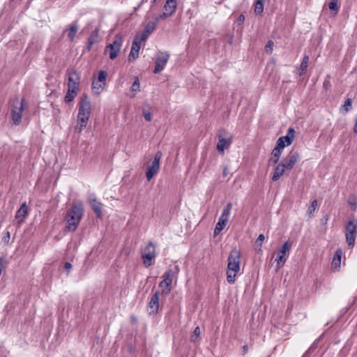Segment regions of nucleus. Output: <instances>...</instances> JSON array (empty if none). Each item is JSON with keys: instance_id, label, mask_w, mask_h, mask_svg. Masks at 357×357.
Returning <instances> with one entry per match:
<instances>
[{"instance_id": "nucleus-7", "label": "nucleus", "mask_w": 357, "mask_h": 357, "mask_svg": "<svg viewBox=\"0 0 357 357\" xmlns=\"http://www.w3.org/2000/svg\"><path fill=\"white\" fill-rule=\"evenodd\" d=\"M155 247L153 242L150 241L142 250V258L145 267L152 265V261L155 258Z\"/></svg>"}, {"instance_id": "nucleus-27", "label": "nucleus", "mask_w": 357, "mask_h": 357, "mask_svg": "<svg viewBox=\"0 0 357 357\" xmlns=\"http://www.w3.org/2000/svg\"><path fill=\"white\" fill-rule=\"evenodd\" d=\"M341 256H342V251L340 249H338L333 258L332 261V266L335 268H339L341 264Z\"/></svg>"}, {"instance_id": "nucleus-43", "label": "nucleus", "mask_w": 357, "mask_h": 357, "mask_svg": "<svg viewBox=\"0 0 357 357\" xmlns=\"http://www.w3.org/2000/svg\"><path fill=\"white\" fill-rule=\"evenodd\" d=\"M143 116H144L145 120L147 121H151L152 119V114L149 112H146L143 111Z\"/></svg>"}, {"instance_id": "nucleus-15", "label": "nucleus", "mask_w": 357, "mask_h": 357, "mask_svg": "<svg viewBox=\"0 0 357 357\" xmlns=\"http://www.w3.org/2000/svg\"><path fill=\"white\" fill-rule=\"evenodd\" d=\"M299 153L297 151H291L287 158L282 162L287 170H291L299 160Z\"/></svg>"}, {"instance_id": "nucleus-41", "label": "nucleus", "mask_w": 357, "mask_h": 357, "mask_svg": "<svg viewBox=\"0 0 357 357\" xmlns=\"http://www.w3.org/2000/svg\"><path fill=\"white\" fill-rule=\"evenodd\" d=\"M10 231H7L5 233L4 236L2 237V241L5 244H8L10 242Z\"/></svg>"}, {"instance_id": "nucleus-37", "label": "nucleus", "mask_w": 357, "mask_h": 357, "mask_svg": "<svg viewBox=\"0 0 357 357\" xmlns=\"http://www.w3.org/2000/svg\"><path fill=\"white\" fill-rule=\"evenodd\" d=\"M200 335V328L199 326L196 327L193 331V334L191 337V340L195 342L196 339Z\"/></svg>"}, {"instance_id": "nucleus-14", "label": "nucleus", "mask_w": 357, "mask_h": 357, "mask_svg": "<svg viewBox=\"0 0 357 357\" xmlns=\"http://www.w3.org/2000/svg\"><path fill=\"white\" fill-rule=\"evenodd\" d=\"M159 291H155L151 297L149 302L147 311L149 315L155 316L159 309Z\"/></svg>"}, {"instance_id": "nucleus-36", "label": "nucleus", "mask_w": 357, "mask_h": 357, "mask_svg": "<svg viewBox=\"0 0 357 357\" xmlns=\"http://www.w3.org/2000/svg\"><path fill=\"white\" fill-rule=\"evenodd\" d=\"M139 88H140L139 80V79L137 78L134 81V82L132 83V84L131 86V90H132V91L137 92V91H139Z\"/></svg>"}, {"instance_id": "nucleus-30", "label": "nucleus", "mask_w": 357, "mask_h": 357, "mask_svg": "<svg viewBox=\"0 0 357 357\" xmlns=\"http://www.w3.org/2000/svg\"><path fill=\"white\" fill-rule=\"evenodd\" d=\"M149 34L147 33H146L144 31H142L141 33H138L135 36V40L138 41L139 43H142L143 42H145L149 37Z\"/></svg>"}, {"instance_id": "nucleus-38", "label": "nucleus", "mask_w": 357, "mask_h": 357, "mask_svg": "<svg viewBox=\"0 0 357 357\" xmlns=\"http://www.w3.org/2000/svg\"><path fill=\"white\" fill-rule=\"evenodd\" d=\"M273 45L274 43L272 40H268L265 46V51L268 54H271L273 52Z\"/></svg>"}, {"instance_id": "nucleus-49", "label": "nucleus", "mask_w": 357, "mask_h": 357, "mask_svg": "<svg viewBox=\"0 0 357 357\" xmlns=\"http://www.w3.org/2000/svg\"><path fill=\"white\" fill-rule=\"evenodd\" d=\"M349 204L351 205V209L353 211H355L356 209V202L352 203V202H350Z\"/></svg>"}, {"instance_id": "nucleus-10", "label": "nucleus", "mask_w": 357, "mask_h": 357, "mask_svg": "<svg viewBox=\"0 0 357 357\" xmlns=\"http://www.w3.org/2000/svg\"><path fill=\"white\" fill-rule=\"evenodd\" d=\"M218 137V143L216 148L220 153H224L225 150L228 149L232 142V135L225 130L222 129L219 131Z\"/></svg>"}, {"instance_id": "nucleus-33", "label": "nucleus", "mask_w": 357, "mask_h": 357, "mask_svg": "<svg viewBox=\"0 0 357 357\" xmlns=\"http://www.w3.org/2000/svg\"><path fill=\"white\" fill-rule=\"evenodd\" d=\"M317 206V201L313 200L310 206V207L307 209V213L309 216H312L314 214V212Z\"/></svg>"}, {"instance_id": "nucleus-50", "label": "nucleus", "mask_w": 357, "mask_h": 357, "mask_svg": "<svg viewBox=\"0 0 357 357\" xmlns=\"http://www.w3.org/2000/svg\"><path fill=\"white\" fill-rule=\"evenodd\" d=\"M245 20V17L243 15H241L239 17H238V22H243Z\"/></svg>"}, {"instance_id": "nucleus-40", "label": "nucleus", "mask_w": 357, "mask_h": 357, "mask_svg": "<svg viewBox=\"0 0 357 357\" xmlns=\"http://www.w3.org/2000/svg\"><path fill=\"white\" fill-rule=\"evenodd\" d=\"M351 103H352V100L350 98H347L344 101V105H343L342 107L344 108L346 112H348L351 109Z\"/></svg>"}, {"instance_id": "nucleus-6", "label": "nucleus", "mask_w": 357, "mask_h": 357, "mask_svg": "<svg viewBox=\"0 0 357 357\" xmlns=\"http://www.w3.org/2000/svg\"><path fill=\"white\" fill-rule=\"evenodd\" d=\"M231 208L232 204L231 202L227 203V205L224 207L222 214L219 218L218 222L215 225V227L214 229L215 235L220 234V232L225 227L228 222Z\"/></svg>"}, {"instance_id": "nucleus-45", "label": "nucleus", "mask_w": 357, "mask_h": 357, "mask_svg": "<svg viewBox=\"0 0 357 357\" xmlns=\"http://www.w3.org/2000/svg\"><path fill=\"white\" fill-rule=\"evenodd\" d=\"M319 341V339H317L310 346V347L307 350V352H312L316 348H317V342Z\"/></svg>"}, {"instance_id": "nucleus-12", "label": "nucleus", "mask_w": 357, "mask_h": 357, "mask_svg": "<svg viewBox=\"0 0 357 357\" xmlns=\"http://www.w3.org/2000/svg\"><path fill=\"white\" fill-rule=\"evenodd\" d=\"M292 246V243L287 241L278 250L275 261L278 267L280 268L285 263L288 257V253Z\"/></svg>"}, {"instance_id": "nucleus-54", "label": "nucleus", "mask_w": 357, "mask_h": 357, "mask_svg": "<svg viewBox=\"0 0 357 357\" xmlns=\"http://www.w3.org/2000/svg\"><path fill=\"white\" fill-rule=\"evenodd\" d=\"M147 1H148V0H142V2H141V4H142V3H145V2H147Z\"/></svg>"}, {"instance_id": "nucleus-28", "label": "nucleus", "mask_w": 357, "mask_h": 357, "mask_svg": "<svg viewBox=\"0 0 357 357\" xmlns=\"http://www.w3.org/2000/svg\"><path fill=\"white\" fill-rule=\"evenodd\" d=\"M308 62H309V56L305 55L303 56L301 63L300 65V68H299V75H303L304 74H305V73L307 71V66H308Z\"/></svg>"}, {"instance_id": "nucleus-24", "label": "nucleus", "mask_w": 357, "mask_h": 357, "mask_svg": "<svg viewBox=\"0 0 357 357\" xmlns=\"http://www.w3.org/2000/svg\"><path fill=\"white\" fill-rule=\"evenodd\" d=\"M27 215V205L26 203H23L20 208L17 210L15 214V218L17 219L21 218L20 222H22L23 220L25 218Z\"/></svg>"}, {"instance_id": "nucleus-47", "label": "nucleus", "mask_w": 357, "mask_h": 357, "mask_svg": "<svg viewBox=\"0 0 357 357\" xmlns=\"http://www.w3.org/2000/svg\"><path fill=\"white\" fill-rule=\"evenodd\" d=\"M93 44V40H92L91 37H90V38H89L88 44H87V46H86V50H87L88 51H90V50H91V47H92Z\"/></svg>"}, {"instance_id": "nucleus-21", "label": "nucleus", "mask_w": 357, "mask_h": 357, "mask_svg": "<svg viewBox=\"0 0 357 357\" xmlns=\"http://www.w3.org/2000/svg\"><path fill=\"white\" fill-rule=\"evenodd\" d=\"M281 154L282 151H280V149L274 148L271 152V158L268 160V165H275L278 164Z\"/></svg>"}, {"instance_id": "nucleus-31", "label": "nucleus", "mask_w": 357, "mask_h": 357, "mask_svg": "<svg viewBox=\"0 0 357 357\" xmlns=\"http://www.w3.org/2000/svg\"><path fill=\"white\" fill-rule=\"evenodd\" d=\"M149 34L147 33H146L144 31H142L141 33H138L135 36V40L138 41L139 43H142L143 42H145L149 37Z\"/></svg>"}, {"instance_id": "nucleus-39", "label": "nucleus", "mask_w": 357, "mask_h": 357, "mask_svg": "<svg viewBox=\"0 0 357 357\" xmlns=\"http://www.w3.org/2000/svg\"><path fill=\"white\" fill-rule=\"evenodd\" d=\"M172 15H173V13H172L170 11L163 10L162 13L159 17H157L156 18H159V20H165V19L172 16Z\"/></svg>"}, {"instance_id": "nucleus-46", "label": "nucleus", "mask_w": 357, "mask_h": 357, "mask_svg": "<svg viewBox=\"0 0 357 357\" xmlns=\"http://www.w3.org/2000/svg\"><path fill=\"white\" fill-rule=\"evenodd\" d=\"M106 51L109 54V59H112V43H108L106 46Z\"/></svg>"}, {"instance_id": "nucleus-26", "label": "nucleus", "mask_w": 357, "mask_h": 357, "mask_svg": "<svg viewBox=\"0 0 357 357\" xmlns=\"http://www.w3.org/2000/svg\"><path fill=\"white\" fill-rule=\"evenodd\" d=\"M177 6V0H167L164 6L163 10L170 11L172 13H174Z\"/></svg>"}, {"instance_id": "nucleus-9", "label": "nucleus", "mask_w": 357, "mask_h": 357, "mask_svg": "<svg viewBox=\"0 0 357 357\" xmlns=\"http://www.w3.org/2000/svg\"><path fill=\"white\" fill-rule=\"evenodd\" d=\"M107 73L105 70H100L98 77L94 78L92 82L91 89L94 94H100L106 85V78Z\"/></svg>"}, {"instance_id": "nucleus-20", "label": "nucleus", "mask_w": 357, "mask_h": 357, "mask_svg": "<svg viewBox=\"0 0 357 357\" xmlns=\"http://www.w3.org/2000/svg\"><path fill=\"white\" fill-rule=\"evenodd\" d=\"M89 203L91 204V206L93 209V211L96 213L97 216L98 218H101L102 213V204L98 202L95 198H93V197H90L89 198Z\"/></svg>"}, {"instance_id": "nucleus-42", "label": "nucleus", "mask_w": 357, "mask_h": 357, "mask_svg": "<svg viewBox=\"0 0 357 357\" xmlns=\"http://www.w3.org/2000/svg\"><path fill=\"white\" fill-rule=\"evenodd\" d=\"M72 268H73V266L70 262L67 261V262L64 263L63 268L66 271L67 274H68L70 272Z\"/></svg>"}, {"instance_id": "nucleus-44", "label": "nucleus", "mask_w": 357, "mask_h": 357, "mask_svg": "<svg viewBox=\"0 0 357 357\" xmlns=\"http://www.w3.org/2000/svg\"><path fill=\"white\" fill-rule=\"evenodd\" d=\"M264 234H259L258 238H257L256 243H257L259 245H261L263 241H264Z\"/></svg>"}, {"instance_id": "nucleus-5", "label": "nucleus", "mask_w": 357, "mask_h": 357, "mask_svg": "<svg viewBox=\"0 0 357 357\" xmlns=\"http://www.w3.org/2000/svg\"><path fill=\"white\" fill-rule=\"evenodd\" d=\"M162 155V154L160 151H157L154 155L153 160L148 165L146 172V177L148 181H150L159 172Z\"/></svg>"}, {"instance_id": "nucleus-17", "label": "nucleus", "mask_w": 357, "mask_h": 357, "mask_svg": "<svg viewBox=\"0 0 357 357\" xmlns=\"http://www.w3.org/2000/svg\"><path fill=\"white\" fill-rule=\"evenodd\" d=\"M285 169L286 167L282 162L277 164L274 169L271 180L273 181H278L280 178V177L284 174Z\"/></svg>"}, {"instance_id": "nucleus-2", "label": "nucleus", "mask_w": 357, "mask_h": 357, "mask_svg": "<svg viewBox=\"0 0 357 357\" xmlns=\"http://www.w3.org/2000/svg\"><path fill=\"white\" fill-rule=\"evenodd\" d=\"M84 213V208L81 203L73 204L65 218L64 231L73 232L76 230Z\"/></svg>"}, {"instance_id": "nucleus-52", "label": "nucleus", "mask_w": 357, "mask_h": 357, "mask_svg": "<svg viewBox=\"0 0 357 357\" xmlns=\"http://www.w3.org/2000/svg\"><path fill=\"white\" fill-rule=\"evenodd\" d=\"M310 352H307V351L303 354V357H308V355Z\"/></svg>"}, {"instance_id": "nucleus-34", "label": "nucleus", "mask_w": 357, "mask_h": 357, "mask_svg": "<svg viewBox=\"0 0 357 357\" xmlns=\"http://www.w3.org/2000/svg\"><path fill=\"white\" fill-rule=\"evenodd\" d=\"M338 1L339 0H332L329 3L328 8L331 10L337 12V10H339V6L337 5Z\"/></svg>"}, {"instance_id": "nucleus-53", "label": "nucleus", "mask_w": 357, "mask_h": 357, "mask_svg": "<svg viewBox=\"0 0 357 357\" xmlns=\"http://www.w3.org/2000/svg\"><path fill=\"white\" fill-rule=\"evenodd\" d=\"M174 268H175V271L176 273H178L179 271V268H178V266H175Z\"/></svg>"}, {"instance_id": "nucleus-22", "label": "nucleus", "mask_w": 357, "mask_h": 357, "mask_svg": "<svg viewBox=\"0 0 357 357\" xmlns=\"http://www.w3.org/2000/svg\"><path fill=\"white\" fill-rule=\"evenodd\" d=\"M78 25L76 22L70 24L68 27L66 29L65 32L68 33V37L70 41H73L75 38L76 33L78 31Z\"/></svg>"}, {"instance_id": "nucleus-48", "label": "nucleus", "mask_w": 357, "mask_h": 357, "mask_svg": "<svg viewBox=\"0 0 357 357\" xmlns=\"http://www.w3.org/2000/svg\"><path fill=\"white\" fill-rule=\"evenodd\" d=\"M353 130H354V132L355 133H357V114H356V119H355V125H354V126Z\"/></svg>"}, {"instance_id": "nucleus-25", "label": "nucleus", "mask_w": 357, "mask_h": 357, "mask_svg": "<svg viewBox=\"0 0 357 357\" xmlns=\"http://www.w3.org/2000/svg\"><path fill=\"white\" fill-rule=\"evenodd\" d=\"M159 22V18H155V21H150L144 26L143 31L146 33L151 35L156 28L157 24Z\"/></svg>"}, {"instance_id": "nucleus-18", "label": "nucleus", "mask_w": 357, "mask_h": 357, "mask_svg": "<svg viewBox=\"0 0 357 357\" xmlns=\"http://www.w3.org/2000/svg\"><path fill=\"white\" fill-rule=\"evenodd\" d=\"M142 43L133 40L131 50L129 54V60H135L139 56V52L141 48Z\"/></svg>"}, {"instance_id": "nucleus-4", "label": "nucleus", "mask_w": 357, "mask_h": 357, "mask_svg": "<svg viewBox=\"0 0 357 357\" xmlns=\"http://www.w3.org/2000/svg\"><path fill=\"white\" fill-rule=\"evenodd\" d=\"M24 100L16 98L10 104V114L13 123L15 126H19L22 121L23 112L24 110Z\"/></svg>"}, {"instance_id": "nucleus-35", "label": "nucleus", "mask_w": 357, "mask_h": 357, "mask_svg": "<svg viewBox=\"0 0 357 357\" xmlns=\"http://www.w3.org/2000/svg\"><path fill=\"white\" fill-rule=\"evenodd\" d=\"M286 146H288V145H287V144H286L284 143V141H282V139H281V137H280V138L277 140L276 146H275V149H280V151L282 152L283 149H284Z\"/></svg>"}, {"instance_id": "nucleus-1", "label": "nucleus", "mask_w": 357, "mask_h": 357, "mask_svg": "<svg viewBox=\"0 0 357 357\" xmlns=\"http://www.w3.org/2000/svg\"><path fill=\"white\" fill-rule=\"evenodd\" d=\"M91 112V104L86 95H82L78 103L77 125L75 130L81 132L87 126Z\"/></svg>"}, {"instance_id": "nucleus-19", "label": "nucleus", "mask_w": 357, "mask_h": 357, "mask_svg": "<svg viewBox=\"0 0 357 357\" xmlns=\"http://www.w3.org/2000/svg\"><path fill=\"white\" fill-rule=\"evenodd\" d=\"M78 88L73 86H68V91L65 96L64 100L66 103L71 102L76 97L77 94Z\"/></svg>"}, {"instance_id": "nucleus-8", "label": "nucleus", "mask_w": 357, "mask_h": 357, "mask_svg": "<svg viewBox=\"0 0 357 357\" xmlns=\"http://www.w3.org/2000/svg\"><path fill=\"white\" fill-rule=\"evenodd\" d=\"M174 273L172 269L167 270L162 275V280L159 284L161 289L160 294L163 296L168 295L172 290V284Z\"/></svg>"}, {"instance_id": "nucleus-13", "label": "nucleus", "mask_w": 357, "mask_h": 357, "mask_svg": "<svg viewBox=\"0 0 357 357\" xmlns=\"http://www.w3.org/2000/svg\"><path fill=\"white\" fill-rule=\"evenodd\" d=\"M169 59V54L167 52H161L155 60V66L153 70V73L158 74L160 73L165 67L168 60Z\"/></svg>"}, {"instance_id": "nucleus-11", "label": "nucleus", "mask_w": 357, "mask_h": 357, "mask_svg": "<svg viewBox=\"0 0 357 357\" xmlns=\"http://www.w3.org/2000/svg\"><path fill=\"white\" fill-rule=\"evenodd\" d=\"M357 230V220L355 219L349 220L346 225V241L349 246L353 247L355 243Z\"/></svg>"}, {"instance_id": "nucleus-23", "label": "nucleus", "mask_w": 357, "mask_h": 357, "mask_svg": "<svg viewBox=\"0 0 357 357\" xmlns=\"http://www.w3.org/2000/svg\"><path fill=\"white\" fill-rule=\"evenodd\" d=\"M295 137V130L292 128L288 129V132L285 136L280 137L282 141L287 145H290Z\"/></svg>"}, {"instance_id": "nucleus-16", "label": "nucleus", "mask_w": 357, "mask_h": 357, "mask_svg": "<svg viewBox=\"0 0 357 357\" xmlns=\"http://www.w3.org/2000/svg\"><path fill=\"white\" fill-rule=\"evenodd\" d=\"M67 74L68 75V86H73L79 88V75L78 73L73 70L69 69L67 70Z\"/></svg>"}, {"instance_id": "nucleus-29", "label": "nucleus", "mask_w": 357, "mask_h": 357, "mask_svg": "<svg viewBox=\"0 0 357 357\" xmlns=\"http://www.w3.org/2000/svg\"><path fill=\"white\" fill-rule=\"evenodd\" d=\"M264 0H256L255 6V12L256 14H261L264 10Z\"/></svg>"}, {"instance_id": "nucleus-32", "label": "nucleus", "mask_w": 357, "mask_h": 357, "mask_svg": "<svg viewBox=\"0 0 357 357\" xmlns=\"http://www.w3.org/2000/svg\"><path fill=\"white\" fill-rule=\"evenodd\" d=\"M121 46V40H115L113 41V59H115Z\"/></svg>"}, {"instance_id": "nucleus-51", "label": "nucleus", "mask_w": 357, "mask_h": 357, "mask_svg": "<svg viewBox=\"0 0 357 357\" xmlns=\"http://www.w3.org/2000/svg\"><path fill=\"white\" fill-rule=\"evenodd\" d=\"M227 175V168H225L223 170V176H226Z\"/></svg>"}, {"instance_id": "nucleus-55", "label": "nucleus", "mask_w": 357, "mask_h": 357, "mask_svg": "<svg viewBox=\"0 0 357 357\" xmlns=\"http://www.w3.org/2000/svg\"><path fill=\"white\" fill-rule=\"evenodd\" d=\"M156 0H153V3H155Z\"/></svg>"}, {"instance_id": "nucleus-3", "label": "nucleus", "mask_w": 357, "mask_h": 357, "mask_svg": "<svg viewBox=\"0 0 357 357\" xmlns=\"http://www.w3.org/2000/svg\"><path fill=\"white\" fill-rule=\"evenodd\" d=\"M241 257V252L236 248L232 249L229 253L227 268V281L231 284L235 283L236 273L240 271Z\"/></svg>"}]
</instances>
